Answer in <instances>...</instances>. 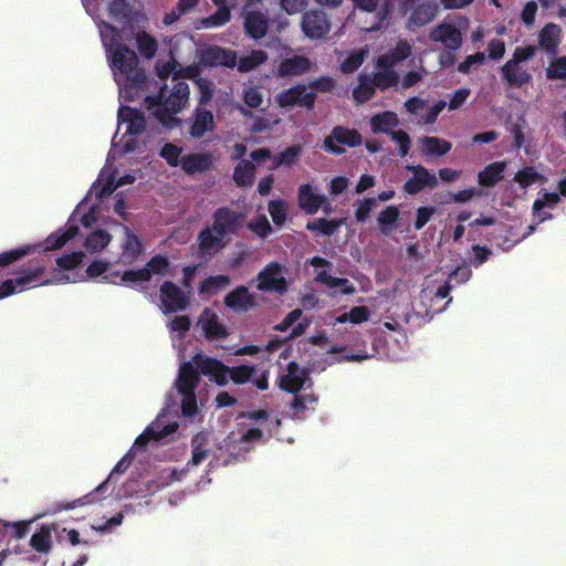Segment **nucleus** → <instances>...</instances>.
<instances>
[{
    "instance_id": "nucleus-28",
    "label": "nucleus",
    "mask_w": 566,
    "mask_h": 566,
    "mask_svg": "<svg viewBox=\"0 0 566 566\" xmlns=\"http://www.w3.org/2000/svg\"><path fill=\"white\" fill-rule=\"evenodd\" d=\"M214 127L213 114L210 111L203 108H197L191 124L189 127V134L193 138H200L206 133L212 132Z\"/></svg>"
},
{
    "instance_id": "nucleus-15",
    "label": "nucleus",
    "mask_w": 566,
    "mask_h": 566,
    "mask_svg": "<svg viewBox=\"0 0 566 566\" xmlns=\"http://www.w3.org/2000/svg\"><path fill=\"white\" fill-rule=\"evenodd\" d=\"M94 221L93 213H86L81 218V223L86 230L83 237H85V248L90 253H98L103 251L111 242L112 235L104 229L95 228L92 229L91 224Z\"/></svg>"
},
{
    "instance_id": "nucleus-7",
    "label": "nucleus",
    "mask_w": 566,
    "mask_h": 566,
    "mask_svg": "<svg viewBox=\"0 0 566 566\" xmlns=\"http://www.w3.org/2000/svg\"><path fill=\"white\" fill-rule=\"evenodd\" d=\"M251 418L255 420L256 427L250 428L240 434L232 433L218 450H213L214 442L210 440L208 433L201 432L195 436L191 442L192 458L189 464L199 465L205 460H209V464L219 461L223 449L229 453V458L222 460L223 464L243 459L244 453L249 452L256 442L263 439V429L268 423V413L263 410L251 413Z\"/></svg>"
},
{
    "instance_id": "nucleus-3",
    "label": "nucleus",
    "mask_w": 566,
    "mask_h": 566,
    "mask_svg": "<svg viewBox=\"0 0 566 566\" xmlns=\"http://www.w3.org/2000/svg\"><path fill=\"white\" fill-rule=\"evenodd\" d=\"M158 77L164 82L156 97L145 92L142 98L146 107L167 128L175 127L179 119L176 115L187 105L189 86L185 78L197 76L198 70L193 65L181 66L174 56L159 60L156 64Z\"/></svg>"
},
{
    "instance_id": "nucleus-63",
    "label": "nucleus",
    "mask_w": 566,
    "mask_h": 566,
    "mask_svg": "<svg viewBox=\"0 0 566 566\" xmlns=\"http://www.w3.org/2000/svg\"><path fill=\"white\" fill-rule=\"evenodd\" d=\"M434 207H420L417 209L416 212V221H415V228L417 230L422 229L432 218V216L436 213Z\"/></svg>"
},
{
    "instance_id": "nucleus-18",
    "label": "nucleus",
    "mask_w": 566,
    "mask_h": 566,
    "mask_svg": "<svg viewBox=\"0 0 566 566\" xmlns=\"http://www.w3.org/2000/svg\"><path fill=\"white\" fill-rule=\"evenodd\" d=\"M279 381L281 389L293 394L311 384L307 370L294 361L287 364L286 369L280 375Z\"/></svg>"
},
{
    "instance_id": "nucleus-14",
    "label": "nucleus",
    "mask_w": 566,
    "mask_h": 566,
    "mask_svg": "<svg viewBox=\"0 0 566 566\" xmlns=\"http://www.w3.org/2000/svg\"><path fill=\"white\" fill-rule=\"evenodd\" d=\"M197 326L209 340H222L229 334L219 314L209 307L201 312Z\"/></svg>"
},
{
    "instance_id": "nucleus-26",
    "label": "nucleus",
    "mask_w": 566,
    "mask_h": 566,
    "mask_svg": "<svg viewBox=\"0 0 566 566\" xmlns=\"http://www.w3.org/2000/svg\"><path fill=\"white\" fill-rule=\"evenodd\" d=\"M224 303L232 310L244 312L255 307L258 304L255 296L244 286H240L229 293L224 298Z\"/></svg>"
},
{
    "instance_id": "nucleus-19",
    "label": "nucleus",
    "mask_w": 566,
    "mask_h": 566,
    "mask_svg": "<svg viewBox=\"0 0 566 566\" xmlns=\"http://www.w3.org/2000/svg\"><path fill=\"white\" fill-rule=\"evenodd\" d=\"M407 169L412 172L403 189L409 195H417L424 188H436L438 186V178L436 174L431 172L423 166H407Z\"/></svg>"
},
{
    "instance_id": "nucleus-29",
    "label": "nucleus",
    "mask_w": 566,
    "mask_h": 566,
    "mask_svg": "<svg viewBox=\"0 0 566 566\" xmlns=\"http://www.w3.org/2000/svg\"><path fill=\"white\" fill-rule=\"evenodd\" d=\"M562 29L555 23H547L538 34V44L548 54L555 55L560 43Z\"/></svg>"
},
{
    "instance_id": "nucleus-32",
    "label": "nucleus",
    "mask_w": 566,
    "mask_h": 566,
    "mask_svg": "<svg viewBox=\"0 0 566 566\" xmlns=\"http://www.w3.org/2000/svg\"><path fill=\"white\" fill-rule=\"evenodd\" d=\"M198 241L202 253L213 254L223 248L226 239L219 237L212 227H207L199 233Z\"/></svg>"
},
{
    "instance_id": "nucleus-38",
    "label": "nucleus",
    "mask_w": 566,
    "mask_h": 566,
    "mask_svg": "<svg viewBox=\"0 0 566 566\" xmlns=\"http://www.w3.org/2000/svg\"><path fill=\"white\" fill-rule=\"evenodd\" d=\"M318 398L314 394L295 395L291 402L293 418H302L306 411H314Z\"/></svg>"
},
{
    "instance_id": "nucleus-2",
    "label": "nucleus",
    "mask_w": 566,
    "mask_h": 566,
    "mask_svg": "<svg viewBox=\"0 0 566 566\" xmlns=\"http://www.w3.org/2000/svg\"><path fill=\"white\" fill-rule=\"evenodd\" d=\"M198 373L209 376L219 386L227 385L231 379L239 385L251 381L261 390L269 387L266 374L262 373L261 376L255 377L256 368L254 366L241 365L229 368L217 359L198 354L191 361L180 366L175 382L177 394L181 397V412L186 418H192L197 413V400L193 390L198 382Z\"/></svg>"
},
{
    "instance_id": "nucleus-25",
    "label": "nucleus",
    "mask_w": 566,
    "mask_h": 566,
    "mask_svg": "<svg viewBox=\"0 0 566 566\" xmlns=\"http://www.w3.org/2000/svg\"><path fill=\"white\" fill-rule=\"evenodd\" d=\"M332 268H325L315 272V282H319L329 290H334L333 295L339 293L342 295H352L356 292L355 286L347 280L340 277H334L331 275L329 270Z\"/></svg>"
},
{
    "instance_id": "nucleus-23",
    "label": "nucleus",
    "mask_w": 566,
    "mask_h": 566,
    "mask_svg": "<svg viewBox=\"0 0 566 566\" xmlns=\"http://www.w3.org/2000/svg\"><path fill=\"white\" fill-rule=\"evenodd\" d=\"M201 62L206 65H222L233 67L237 65V53L221 46H209L201 52Z\"/></svg>"
},
{
    "instance_id": "nucleus-43",
    "label": "nucleus",
    "mask_w": 566,
    "mask_h": 566,
    "mask_svg": "<svg viewBox=\"0 0 566 566\" xmlns=\"http://www.w3.org/2000/svg\"><path fill=\"white\" fill-rule=\"evenodd\" d=\"M254 165L249 160H241L233 174V179L239 187H248L253 184L254 179Z\"/></svg>"
},
{
    "instance_id": "nucleus-55",
    "label": "nucleus",
    "mask_w": 566,
    "mask_h": 566,
    "mask_svg": "<svg viewBox=\"0 0 566 566\" xmlns=\"http://www.w3.org/2000/svg\"><path fill=\"white\" fill-rule=\"evenodd\" d=\"M559 201L560 196L557 192L539 191L537 199L533 203V210L554 209Z\"/></svg>"
},
{
    "instance_id": "nucleus-11",
    "label": "nucleus",
    "mask_w": 566,
    "mask_h": 566,
    "mask_svg": "<svg viewBox=\"0 0 566 566\" xmlns=\"http://www.w3.org/2000/svg\"><path fill=\"white\" fill-rule=\"evenodd\" d=\"M361 142V136L356 129L336 126L324 139L323 148L328 153L340 155L347 147L359 146Z\"/></svg>"
},
{
    "instance_id": "nucleus-56",
    "label": "nucleus",
    "mask_w": 566,
    "mask_h": 566,
    "mask_svg": "<svg viewBox=\"0 0 566 566\" xmlns=\"http://www.w3.org/2000/svg\"><path fill=\"white\" fill-rule=\"evenodd\" d=\"M546 77L548 80L566 81V56L555 57L548 67H546Z\"/></svg>"
},
{
    "instance_id": "nucleus-24",
    "label": "nucleus",
    "mask_w": 566,
    "mask_h": 566,
    "mask_svg": "<svg viewBox=\"0 0 566 566\" xmlns=\"http://www.w3.org/2000/svg\"><path fill=\"white\" fill-rule=\"evenodd\" d=\"M430 39L433 42H440L449 50H457L462 44L460 30L450 23H442L430 32Z\"/></svg>"
},
{
    "instance_id": "nucleus-40",
    "label": "nucleus",
    "mask_w": 566,
    "mask_h": 566,
    "mask_svg": "<svg viewBox=\"0 0 566 566\" xmlns=\"http://www.w3.org/2000/svg\"><path fill=\"white\" fill-rule=\"evenodd\" d=\"M399 216L400 211L396 206H388L378 214L377 222L384 235H390L394 232Z\"/></svg>"
},
{
    "instance_id": "nucleus-16",
    "label": "nucleus",
    "mask_w": 566,
    "mask_h": 566,
    "mask_svg": "<svg viewBox=\"0 0 566 566\" xmlns=\"http://www.w3.org/2000/svg\"><path fill=\"white\" fill-rule=\"evenodd\" d=\"M301 28L308 39L319 40L328 34L331 23L325 12L313 10L303 15Z\"/></svg>"
},
{
    "instance_id": "nucleus-20",
    "label": "nucleus",
    "mask_w": 566,
    "mask_h": 566,
    "mask_svg": "<svg viewBox=\"0 0 566 566\" xmlns=\"http://www.w3.org/2000/svg\"><path fill=\"white\" fill-rule=\"evenodd\" d=\"M241 223V216L228 208L218 209L213 214L212 229L216 230L219 237L229 239L234 233Z\"/></svg>"
},
{
    "instance_id": "nucleus-33",
    "label": "nucleus",
    "mask_w": 566,
    "mask_h": 566,
    "mask_svg": "<svg viewBox=\"0 0 566 566\" xmlns=\"http://www.w3.org/2000/svg\"><path fill=\"white\" fill-rule=\"evenodd\" d=\"M212 164L209 154H190L184 156L180 160L182 169L188 174L202 172Z\"/></svg>"
},
{
    "instance_id": "nucleus-53",
    "label": "nucleus",
    "mask_w": 566,
    "mask_h": 566,
    "mask_svg": "<svg viewBox=\"0 0 566 566\" xmlns=\"http://www.w3.org/2000/svg\"><path fill=\"white\" fill-rule=\"evenodd\" d=\"M244 104L251 108H259L264 103V93L262 87L249 85L242 91Z\"/></svg>"
},
{
    "instance_id": "nucleus-9",
    "label": "nucleus",
    "mask_w": 566,
    "mask_h": 566,
    "mask_svg": "<svg viewBox=\"0 0 566 566\" xmlns=\"http://www.w3.org/2000/svg\"><path fill=\"white\" fill-rule=\"evenodd\" d=\"M168 269V259L161 255H155L144 268L127 270L123 273L117 271L109 272L102 277V282L137 289L140 284L151 281L155 276L160 277L166 275Z\"/></svg>"
},
{
    "instance_id": "nucleus-64",
    "label": "nucleus",
    "mask_w": 566,
    "mask_h": 566,
    "mask_svg": "<svg viewBox=\"0 0 566 566\" xmlns=\"http://www.w3.org/2000/svg\"><path fill=\"white\" fill-rule=\"evenodd\" d=\"M447 106V102L446 101H438L437 103H434L427 112L426 114H423L421 116V122L426 125H430V124H433L439 114L444 109V107Z\"/></svg>"
},
{
    "instance_id": "nucleus-6",
    "label": "nucleus",
    "mask_w": 566,
    "mask_h": 566,
    "mask_svg": "<svg viewBox=\"0 0 566 566\" xmlns=\"http://www.w3.org/2000/svg\"><path fill=\"white\" fill-rule=\"evenodd\" d=\"M179 424L177 422V410L175 407L167 405L157 418L147 426L143 433H140L127 453L116 463L108 478L101 483L93 492L80 497L72 503L64 506L65 510H71L76 506L92 504L96 501L97 494H105L109 491V485L113 483L116 474L124 473L132 461L140 452H146L148 446L155 442L165 441L168 437L175 433Z\"/></svg>"
},
{
    "instance_id": "nucleus-37",
    "label": "nucleus",
    "mask_w": 566,
    "mask_h": 566,
    "mask_svg": "<svg viewBox=\"0 0 566 566\" xmlns=\"http://www.w3.org/2000/svg\"><path fill=\"white\" fill-rule=\"evenodd\" d=\"M376 67L378 69V71L370 75H371L373 80H375V83L378 88L385 90V88L397 85V83L399 81V75L394 70V66L378 65V62H377Z\"/></svg>"
},
{
    "instance_id": "nucleus-5",
    "label": "nucleus",
    "mask_w": 566,
    "mask_h": 566,
    "mask_svg": "<svg viewBox=\"0 0 566 566\" xmlns=\"http://www.w3.org/2000/svg\"><path fill=\"white\" fill-rule=\"evenodd\" d=\"M78 233V227L74 218L70 219L65 229H61L50 234L44 241L27 244L18 249L7 251L0 254V266H7L20 258L41 252H49L61 249ZM45 259L41 258L34 264L25 270L23 274L17 279L4 281L0 285V298L8 297L13 293L24 291L28 285L33 284L39 275L45 270Z\"/></svg>"
},
{
    "instance_id": "nucleus-41",
    "label": "nucleus",
    "mask_w": 566,
    "mask_h": 566,
    "mask_svg": "<svg viewBox=\"0 0 566 566\" xmlns=\"http://www.w3.org/2000/svg\"><path fill=\"white\" fill-rule=\"evenodd\" d=\"M422 150L426 155L443 156L450 151L452 145L450 142L439 138L426 136L421 139Z\"/></svg>"
},
{
    "instance_id": "nucleus-50",
    "label": "nucleus",
    "mask_w": 566,
    "mask_h": 566,
    "mask_svg": "<svg viewBox=\"0 0 566 566\" xmlns=\"http://www.w3.org/2000/svg\"><path fill=\"white\" fill-rule=\"evenodd\" d=\"M340 220H327L319 218L307 222L306 228L311 231H317L323 235L329 237L340 227Z\"/></svg>"
},
{
    "instance_id": "nucleus-62",
    "label": "nucleus",
    "mask_w": 566,
    "mask_h": 566,
    "mask_svg": "<svg viewBox=\"0 0 566 566\" xmlns=\"http://www.w3.org/2000/svg\"><path fill=\"white\" fill-rule=\"evenodd\" d=\"M335 82L329 76H322L308 85V92H314L315 94L318 92L327 93L334 88Z\"/></svg>"
},
{
    "instance_id": "nucleus-22",
    "label": "nucleus",
    "mask_w": 566,
    "mask_h": 566,
    "mask_svg": "<svg viewBox=\"0 0 566 566\" xmlns=\"http://www.w3.org/2000/svg\"><path fill=\"white\" fill-rule=\"evenodd\" d=\"M123 232L122 254L119 263L123 265L133 264L143 252L142 243L138 237L133 233L126 226H119Z\"/></svg>"
},
{
    "instance_id": "nucleus-10",
    "label": "nucleus",
    "mask_w": 566,
    "mask_h": 566,
    "mask_svg": "<svg viewBox=\"0 0 566 566\" xmlns=\"http://www.w3.org/2000/svg\"><path fill=\"white\" fill-rule=\"evenodd\" d=\"M451 285L449 282L442 284H436L434 282L427 280L420 292L418 306L422 310H418L417 314L431 319L434 314L441 313L447 308V305L451 302V298L446 302L443 306L439 305V302L449 296Z\"/></svg>"
},
{
    "instance_id": "nucleus-45",
    "label": "nucleus",
    "mask_w": 566,
    "mask_h": 566,
    "mask_svg": "<svg viewBox=\"0 0 566 566\" xmlns=\"http://www.w3.org/2000/svg\"><path fill=\"white\" fill-rule=\"evenodd\" d=\"M514 180L521 186V188L526 189L536 184H544L546 178L534 167H525L515 174Z\"/></svg>"
},
{
    "instance_id": "nucleus-21",
    "label": "nucleus",
    "mask_w": 566,
    "mask_h": 566,
    "mask_svg": "<svg viewBox=\"0 0 566 566\" xmlns=\"http://www.w3.org/2000/svg\"><path fill=\"white\" fill-rule=\"evenodd\" d=\"M315 64L305 55H292L283 59L277 69L279 77H295L311 72Z\"/></svg>"
},
{
    "instance_id": "nucleus-4",
    "label": "nucleus",
    "mask_w": 566,
    "mask_h": 566,
    "mask_svg": "<svg viewBox=\"0 0 566 566\" xmlns=\"http://www.w3.org/2000/svg\"><path fill=\"white\" fill-rule=\"evenodd\" d=\"M106 51L114 80L118 86L119 102H134L148 90L145 72L139 67L136 53L122 43L120 33L109 23L96 22Z\"/></svg>"
},
{
    "instance_id": "nucleus-30",
    "label": "nucleus",
    "mask_w": 566,
    "mask_h": 566,
    "mask_svg": "<svg viewBox=\"0 0 566 566\" xmlns=\"http://www.w3.org/2000/svg\"><path fill=\"white\" fill-rule=\"evenodd\" d=\"M244 28L250 36L253 39H260L266 33L268 18L260 11L249 10L245 12Z\"/></svg>"
},
{
    "instance_id": "nucleus-58",
    "label": "nucleus",
    "mask_w": 566,
    "mask_h": 566,
    "mask_svg": "<svg viewBox=\"0 0 566 566\" xmlns=\"http://www.w3.org/2000/svg\"><path fill=\"white\" fill-rule=\"evenodd\" d=\"M248 227L260 238H266L272 232V227L268 218L263 214L252 219L248 223Z\"/></svg>"
},
{
    "instance_id": "nucleus-59",
    "label": "nucleus",
    "mask_w": 566,
    "mask_h": 566,
    "mask_svg": "<svg viewBox=\"0 0 566 566\" xmlns=\"http://www.w3.org/2000/svg\"><path fill=\"white\" fill-rule=\"evenodd\" d=\"M180 154H181V148L171 143H166L161 147V150H160V156L164 159H166V161L170 166H174V167L178 166V164L180 163V160H181V159H179Z\"/></svg>"
},
{
    "instance_id": "nucleus-8",
    "label": "nucleus",
    "mask_w": 566,
    "mask_h": 566,
    "mask_svg": "<svg viewBox=\"0 0 566 566\" xmlns=\"http://www.w3.org/2000/svg\"><path fill=\"white\" fill-rule=\"evenodd\" d=\"M84 253L82 251L72 252L56 259L57 270L54 271L50 280L44 281L42 284H66L83 282L87 277H96L105 275L108 271V263L104 261L92 262L85 272H72L78 264L82 263Z\"/></svg>"
},
{
    "instance_id": "nucleus-46",
    "label": "nucleus",
    "mask_w": 566,
    "mask_h": 566,
    "mask_svg": "<svg viewBox=\"0 0 566 566\" xmlns=\"http://www.w3.org/2000/svg\"><path fill=\"white\" fill-rule=\"evenodd\" d=\"M437 13V7L432 3L420 4L410 17V23L416 27H421L429 23Z\"/></svg>"
},
{
    "instance_id": "nucleus-13",
    "label": "nucleus",
    "mask_w": 566,
    "mask_h": 566,
    "mask_svg": "<svg viewBox=\"0 0 566 566\" xmlns=\"http://www.w3.org/2000/svg\"><path fill=\"white\" fill-rule=\"evenodd\" d=\"M258 289L265 292L283 294L287 290V283L283 268L277 263H270L258 275Z\"/></svg>"
},
{
    "instance_id": "nucleus-12",
    "label": "nucleus",
    "mask_w": 566,
    "mask_h": 566,
    "mask_svg": "<svg viewBox=\"0 0 566 566\" xmlns=\"http://www.w3.org/2000/svg\"><path fill=\"white\" fill-rule=\"evenodd\" d=\"M275 101L280 107L298 105L312 109L315 104V93L308 92L307 86L297 84L279 93Z\"/></svg>"
},
{
    "instance_id": "nucleus-60",
    "label": "nucleus",
    "mask_w": 566,
    "mask_h": 566,
    "mask_svg": "<svg viewBox=\"0 0 566 566\" xmlns=\"http://www.w3.org/2000/svg\"><path fill=\"white\" fill-rule=\"evenodd\" d=\"M485 60V55L482 52L471 54L465 57L463 62L458 65V71L463 74H468L473 67L482 65Z\"/></svg>"
},
{
    "instance_id": "nucleus-44",
    "label": "nucleus",
    "mask_w": 566,
    "mask_h": 566,
    "mask_svg": "<svg viewBox=\"0 0 566 566\" xmlns=\"http://www.w3.org/2000/svg\"><path fill=\"white\" fill-rule=\"evenodd\" d=\"M268 59V55L262 50H254L249 54L241 56L239 60L237 59L238 71L245 73L254 70L256 66L264 63Z\"/></svg>"
},
{
    "instance_id": "nucleus-31",
    "label": "nucleus",
    "mask_w": 566,
    "mask_h": 566,
    "mask_svg": "<svg viewBox=\"0 0 566 566\" xmlns=\"http://www.w3.org/2000/svg\"><path fill=\"white\" fill-rule=\"evenodd\" d=\"M326 198L314 192L310 185H303L298 189L300 207L307 213H315L324 205Z\"/></svg>"
},
{
    "instance_id": "nucleus-17",
    "label": "nucleus",
    "mask_w": 566,
    "mask_h": 566,
    "mask_svg": "<svg viewBox=\"0 0 566 566\" xmlns=\"http://www.w3.org/2000/svg\"><path fill=\"white\" fill-rule=\"evenodd\" d=\"M160 308L164 313L182 311L187 307L186 293L170 281H165L160 286Z\"/></svg>"
},
{
    "instance_id": "nucleus-51",
    "label": "nucleus",
    "mask_w": 566,
    "mask_h": 566,
    "mask_svg": "<svg viewBox=\"0 0 566 566\" xmlns=\"http://www.w3.org/2000/svg\"><path fill=\"white\" fill-rule=\"evenodd\" d=\"M51 543V530L46 526H42L30 539V545L39 553H49Z\"/></svg>"
},
{
    "instance_id": "nucleus-27",
    "label": "nucleus",
    "mask_w": 566,
    "mask_h": 566,
    "mask_svg": "<svg viewBox=\"0 0 566 566\" xmlns=\"http://www.w3.org/2000/svg\"><path fill=\"white\" fill-rule=\"evenodd\" d=\"M501 73L506 83L514 87H521L531 78V75L527 73L525 67L515 60H509L501 67Z\"/></svg>"
},
{
    "instance_id": "nucleus-39",
    "label": "nucleus",
    "mask_w": 566,
    "mask_h": 566,
    "mask_svg": "<svg viewBox=\"0 0 566 566\" xmlns=\"http://www.w3.org/2000/svg\"><path fill=\"white\" fill-rule=\"evenodd\" d=\"M398 125L397 115L394 112H384L371 117L370 126L374 133L390 134Z\"/></svg>"
},
{
    "instance_id": "nucleus-61",
    "label": "nucleus",
    "mask_w": 566,
    "mask_h": 566,
    "mask_svg": "<svg viewBox=\"0 0 566 566\" xmlns=\"http://www.w3.org/2000/svg\"><path fill=\"white\" fill-rule=\"evenodd\" d=\"M391 140L395 142L399 147V155L401 157L407 156L410 148V137L403 130H392L390 134Z\"/></svg>"
},
{
    "instance_id": "nucleus-34",
    "label": "nucleus",
    "mask_w": 566,
    "mask_h": 566,
    "mask_svg": "<svg viewBox=\"0 0 566 566\" xmlns=\"http://www.w3.org/2000/svg\"><path fill=\"white\" fill-rule=\"evenodd\" d=\"M505 166L504 161H495L488 165L478 175L479 184L483 187H493L503 178Z\"/></svg>"
},
{
    "instance_id": "nucleus-47",
    "label": "nucleus",
    "mask_w": 566,
    "mask_h": 566,
    "mask_svg": "<svg viewBox=\"0 0 566 566\" xmlns=\"http://www.w3.org/2000/svg\"><path fill=\"white\" fill-rule=\"evenodd\" d=\"M231 19V12L228 7L218 8L216 13L210 17L203 18L199 21V28L213 29L224 25Z\"/></svg>"
},
{
    "instance_id": "nucleus-36",
    "label": "nucleus",
    "mask_w": 566,
    "mask_h": 566,
    "mask_svg": "<svg viewBox=\"0 0 566 566\" xmlns=\"http://www.w3.org/2000/svg\"><path fill=\"white\" fill-rule=\"evenodd\" d=\"M377 85L370 74L361 73L358 77V85L353 90V97L358 103H365L373 97Z\"/></svg>"
},
{
    "instance_id": "nucleus-52",
    "label": "nucleus",
    "mask_w": 566,
    "mask_h": 566,
    "mask_svg": "<svg viewBox=\"0 0 566 566\" xmlns=\"http://www.w3.org/2000/svg\"><path fill=\"white\" fill-rule=\"evenodd\" d=\"M269 213L275 226L281 227L287 219V203L282 199L271 200L268 206Z\"/></svg>"
},
{
    "instance_id": "nucleus-35",
    "label": "nucleus",
    "mask_w": 566,
    "mask_h": 566,
    "mask_svg": "<svg viewBox=\"0 0 566 566\" xmlns=\"http://www.w3.org/2000/svg\"><path fill=\"white\" fill-rule=\"evenodd\" d=\"M411 50V44L401 40L397 43L396 48L391 52L382 54L378 57V65L395 66L399 62L410 56Z\"/></svg>"
},
{
    "instance_id": "nucleus-42",
    "label": "nucleus",
    "mask_w": 566,
    "mask_h": 566,
    "mask_svg": "<svg viewBox=\"0 0 566 566\" xmlns=\"http://www.w3.org/2000/svg\"><path fill=\"white\" fill-rule=\"evenodd\" d=\"M367 55H368L367 48H360V49L350 51L347 54V56L342 61L340 71L346 74L355 72L364 63Z\"/></svg>"
},
{
    "instance_id": "nucleus-1",
    "label": "nucleus",
    "mask_w": 566,
    "mask_h": 566,
    "mask_svg": "<svg viewBox=\"0 0 566 566\" xmlns=\"http://www.w3.org/2000/svg\"><path fill=\"white\" fill-rule=\"evenodd\" d=\"M117 132L113 136L112 147L107 156V163L91 188V196L102 199L109 196L117 188L130 185L136 180L132 174L119 175L113 161L123 155L142 154L146 150L148 132L144 114L129 106H120L118 109Z\"/></svg>"
},
{
    "instance_id": "nucleus-54",
    "label": "nucleus",
    "mask_w": 566,
    "mask_h": 566,
    "mask_svg": "<svg viewBox=\"0 0 566 566\" xmlns=\"http://www.w3.org/2000/svg\"><path fill=\"white\" fill-rule=\"evenodd\" d=\"M229 284L227 275H216L206 279L200 286V292L203 294H214Z\"/></svg>"
},
{
    "instance_id": "nucleus-48",
    "label": "nucleus",
    "mask_w": 566,
    "mask_h": 566,
    "mask_svg": "<svg viewBox=\"0 0 566 566\" xmlns=\"http://www.w3.org/2000/svg\"><path fill=\"white\" fill-rule=\"evenodd\" d=\"M370 312L365 306H355L349 312H345L336 317L335 324L353 323L360 324L369 319Z\"/></svg>"
},
{
    "instance_id": "nucleus-49",
    "label": "nucleus",
    "mask_w": 566,
    "mask_h": 566,
    "mask_svg": "<svg viewBox=\"0 0 566 566\" xmlns=\"http://www.w3.org/2000/svg\"><path fill=\"white\" fill-rule=\"evenodd\" d=\"M136 44L139 52L146 59L154 57L158 49V43L156 39L146 32H138L136 34Z\"/></svg>"
},
{
    "instance_id": "nucleus-57",
    "label": "nucleus",
    "mask_w": 566,
    "mask_h": 566,
    "mask_svg": "<svg viewBox=\"0 0 566 566\" xmlns=\"http://www.w3.org/2000/svg\"><path fill=\"white\" fill-rule=\"evenodd\" d=\"M377 200L375 198H365L357 201L355 218L358 222H365L369 213L376 208Z\"/></svg>"
}]
</instances>
